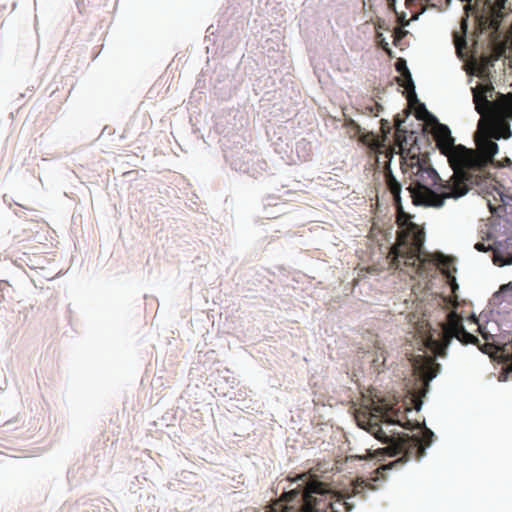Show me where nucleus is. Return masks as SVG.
Listing matches in <instances>:
<instances>
[{
    "instance_id": "423d86ee",
    "label": "nucleus",
    "mask_w": 512,
    "mask_h": 512,
    "mask_svg": "<svg viewBox=\"0 0 512 512\" xmlns=\"http://www.w3.org/2000/svg\"><path fill=\"white\" fill-rule=\"evenodd\" d=\"M433 136L438 149L447 157L452 170L457 172L460 160H463L464 153L468 152L467 148L464 145L454 143L450 129L444 124L436 123Z\"/></svg>"
},
{
    "instance_id": "dca6fc26",
    "label": "nucleus",
    "mask_w": 512,
    "mask_h": 512,
    "mask_svg": "<svg viewBox=\"0 0 512 512\" xmlns=\"http://www.w3.org/2000/svg\"><path fill=\"white\" fill-rule=\"evenodd\" d=\"M385 178H386L387 187H388L390 193L393 195L395 204L401 203V197H400L401 184L395 179V177L393 176L391 171H389L385 174Z\"/></svg>"
},
{
    "instance_id": "cd10ccee",
    "label": "nucleus",
    "mask_w": 512,
    "mask_h": 512,
    "mask_svg": "<svg viewBox=\"0 0 512 512\" xmlns=\"http://www.w3.org/2000/svg\"><path fill=\"white\" fill-rule=\"evenodd\" d=\"M383 133H389L390 132V127L388 126V123L384 120H382V127H381Z\"/></svg>"
},
{
    "instance_id": "412c9836",
    "label": "nucleus",
    "mask_w": 512,
    "mask_h": 512,
    "mask_svg": "<svg viewBox=\"0 0 512 512\" xmlns=\"http://www.w3.org/2000/svg\"><path fill=\"white\" fill-rule=\"evenodd\" d=\"M416 118L419 120H428L432 117V115L429 113V111L426 109L424 104H421L419 108L416 110Z\"/></svg>"
},
{
    "instance_id": "6ab92c4d",
    "label": "nucleus",
    "mask_w": 512,
    "mask_h": 512,
    "mask_svg": "<svg viewBox=\"0 0 512 512\" xmlns=\"http://www.w3.org/2000/svg\"><path fill=\"white\" fill-rule=\"evenodd\" d=\"M402 121L399 119V118H396L395 119V126H396V131H395V142L396 144L402 148L403 147V142H406V136H405V131H402L400 129V125H401Z\"/></svg>"
},
{
    "instance_id": "f704fd0d",
    "label": "nucleus",
    "mask_w": 512,
    "mask_h": 512,
    "mask_svg": "<svg viewBox=\"0 0 512 512\" xmlns=\"http://www.w3.org/2000/svg\"><path fill=\"white\" fill-rule=\"evenodd\" d=\"M472 320H473L476 324H478V323H477V319L475 318V316H472Z\"/></svg>"
},
{
    "instance_id": "6e6552de",
    "label": "nucleus",
    "mask_w": 512,
    "mask_h": 512,
    "mask_svg": "<svg viewBox=\"0 0 512 512\" xmlns=\"http://www.w3.org/2000/svg\"><path fill=\"white\" fill-rule=\"evenodd\" d=\"M356 421L358 425L367 430L369 427V423H374L376 420H381L387 424H398L406 429H412L413 425L410 421L406 423H401L399 420H396L391 417L389 414V410L384 406H373L370 411H358L355 415Z\"/></svg>"
},
{
    "instance_id": "4be33fe9",
    "label": "nucleus",
    "mask_w": 512,
    "mask_h": 512,
    "mask_svg": "<svg viewBox=\"0 0 512 512\" xmlns=\"http://www.w3.org/2000/svg\"><path fill=\"white\" fill-rule=\"evenodd\" d=\"M407 33L408 32L406 30H404L402 27L394 28V31H393L394 45H398V42L400 40H402L407 35Z\"/></svg>"
},
{
    "instance_id": "5701e85b",
    "label": "nucleus",
    "mask_w": 512,
    "mask_h": 512,
    "mask_svg": "<svg viewBox=\"0 0 512 512\" xmlns=\"http://www.w3.org/2000/svg\"><path fill=\"white\" fill-rule=\"evenodd\" d=\"M443 275H445L451 285L452 291L455 292L456 289H458V284L456 283V279L453 276L451 271H443Z\"/></svg>"
},
{
    "instance_id": "c85d7f7f",
    "label": "nucleus",
    "mask_w": 512,
    "mask_h": 512,
    "mask_svg": "<svg viewBox=\"0 0 512 512\" xmlns=\"http://www.w3.org/2000/svg\"><path fill=\"white\" fill-rule=\"evenodd\" d=\"M374 109L376 110V113L375 115H377V113L382 109L381 105L378 104V103H375L374 106L372 108H370V111L371 112H374Z\"/></svg>"
},
{
    "instance_id": "2f4dec72",
    "label": "nucleus",
    "mask_w": 512,
    "mask_h": 512,
    "mask_svg": "<svg viewBox=\"0 0 512 512\" xmlns=\"http://www.w3.org/2000/svg\"><path fill=\"white\" fill-rule=\"evenodd\" d=\"M505 350L507 351V353H509V355H512V343L508 344L506 346Z\"/></svg>"
},
{
    "instance_id": "ddd939ff",
    "label": "nucleus",
    "mask_w": 512,
    "mask_h": 512,
    "mask_svg": "<svg viewBox=\"0 0 512 512\" xmlns=\"http://www.w3.org/2000/svg\"><path fill=\"white\" fill-rule=\"evenodd\" d=\"M494 111L499 118L512 119V93L501 95L494 103Z\"/></svg>"
},
{
    "instance_id": "f257e3e1",
    "label": "nucleus",
    "mask_w": 512,
    "mask_h": 512,
    "mask_svg": "<svg viewBox=\"0 0 512 512\" xmlns=\"http://www.w3.org/2000/svg\"><path fill=\"white\" fill-rule=\"evenodd\" d=\"M411 166L417 167L415 172V185L408 190L412 202L416 206L440 208L448 198H460L468 193L469 187L456 171L449 180L442 182L437 171L419 157L411 158Z\"/></svg>"
},
{
    "instance_id": "393cba45",
    "label": "nucleus",
    "mask_w": 512,
    "mask_h": 512,
    "mask_svg": "<svg viewBox=\"0 0 512 512\" xmlns=\"http://www.w3.org/2000/svg\"><path fill=\"white\" fill-rule=\"evenodd\" d=\"M474 248L479 252H487L489 250H492L491 246H485L484 243L482 242L476 243Z\"/></svg>"
},
{
    "instance_id": "bb28decb",
    "label": "nucleus",
    "mask_w": 512,
    "mask_h": 512,
    "mask_svg": "<svg viewBox=\"0 0 512 512\" xmlns=\"http://www.w3.org/2000/svg\"><path fill=\"white\" fill-rule=\"evenodd\" d=\"M506 1L507 0H495L494 8L500 12L501 10L505 9Z\"/></svg>"
},
{
    "instance_id": "f3484780",
    "label": "nucleus",
    "mask_w": 512,
    "mask_h": 512,
    "mask_svg": "<svg viewBox=\"0 0 512 512\" xmlns=\"http://www.w3.org/2000/svg\"><path fill=\"white\" fill-rule=\"evenodd\" d=\"M461 28H462V35H459L458 32H454V34H453L454 44H455V47H456V50L458 53H460L461 50L466 47L465 34H466L467 24H466L465 19H463L461 22Z\"/></svg>"
},
{
    "instance_id": "f8f14e48",
    "label": "nucleus",
    "mask_w": 512,
    "mask_h": 512,
    "mask_svg": "<svg viewBox=\"0 0 512 512\" xmlns=\"http://www.w3.org/2000/svg\"><path fill=\"white\" fill-rule=\"evenodd\" d=\"M397 208V223L400 227H406V232H401L398 235H405L406 240L408 238L412 239L414 236V231H421L418 226L411 221L410 214L406 213L403 208L402 204H395Z\"/></svg>"
},
{
    "instance_id": "aec40b11",
    "label": "nucleus",
    "mask_w": 512,
    "mask_h": 512,
    "mask_svg": "<svg viewBox=\"0 0 512 512\" xmlns=\"http://www.w3.org/2000/svg\"><path fill=\"white\" fill-rule=\"evenodd\" d=\"M493 262H494V264H497L499 266L509 265V264H512V257L511 256L504 257L500 253V251L493 250Z\"/></svg>"
},
{
    "instance_id": "0eeeda50",
    "label": "nucleus",
    "mask_w": 512,
    "mask_h": 512,
    "mask_svg": "<svg viewBox=\"0 0 512 512\" xmlns=\"http://www.w3.org/2000/svg\"><path fill=\"white\" fill-rule=\"evenodd\" d=\"M462 322V317L456 312L451 311L447 314V320L442 324L440 332V345L443 349L448 347L453 338L458 339L462 344H474L480 347L479 339L467 332Z\"/></svg>"
},
{
    "instance_id": "7ed1b4c3",
    "label": "nucleus",
    "mask_w": 512,
    "mask_h": 512,
    "mask_svg": "<svg viewBox=\"0 0 512 512\" xmlns=\"http://www.w3.org/2000/svg\"><path fill=\"white\" fill-rule=\"evenodd\" d=\"M379 422L382 421L376 420L374 423H369V427H367V431L376 439L388 444L385 448L376 450V453H385L391 457L401 455V457L387 465H382L377 471L402 466L410 459H421L425 455L426 448L433 441L434 433L426 427L422 430L421 437L417 435L409 436L405 433L398 434L395 437L394 435L388 436Z\"/></svg>"
},
{
    "instance_id": "a878e982",
    "label": "nucleus",
    "mask_w": 512,
    "mask_h": 512,
    "mask_svg": "<svg viewBox=\"0 0 512 512\" xmlns=\"http://www.w3.org/2000/svg\"><path fill=\"white\" fill-rule=\"evenodd\" d=\"M380 46L389 57H393L392 50L389 48L388 43L384 39L380 41Z\"/></svg>"
},
{
    "instance_id": "20e7f679",
    "label": "nucleus",
    "mask_w": 512,
    "mask_h": 512,
    "mask_svg": "<svg viewBox=\"0 0 512 512\" xmlns=\"http://www.w3.org/2000/svg\"><path fill=\"white\" fill-rule=\"evenodd\" d=\"M482 135L477 138V150L467 148V153L463 160H460V164L457 170V174L465 180L469 189L473 185H478L481 181V172L493 162L494 156L498 153V144L494 142L487 134L481 133Z\"/></svg>"
},
{
    "instance_id": "473e14b6",
    "label": "nucleus",
    "mask_w": 512,
    "mask_h": 512,
    "mask_svg": "<svg viewBox=\"0 0 512 512\" xmlns=\"http://www.w3.org/2000/svg\"><path fill=\"white\" fill-rule=\"evenodd\" d=\"M372 146L375 147V148H378L380 146L379 140L378 139H374V143L372 144Z\"/></svg>"
},
{
    "instance_id": "c756f323",
    "label": "nucleus",
    "mask_w": 512,
    "mask_h": 512,
    "mask_svg": "<svg viewBox=\"0 0 512 512\" xmlns=\"http://www.w3.org/2000/svg\"><path fill=\"white\" fill-rule=\"evenodd\" d=\"M395 2L396 0H388V6L393 9L394 12H396V9H395Z\"/></svg>"
},
{
    "instance_id": "4468645a",
    "label": "nucleus",
    "mask_w": 512,
    "mask_h": 512,
    "mask_svg": "<svg viewBox=\"0 0 512 512\" xmlns=\"http://www.w3.org/2000/svg\"><path fill=\"white\" fill-rule=\"evenodd\" d=\"M491 91L492 87L483 85L473 89V100L475 103V109L481 115L484 113L483 106L491 105V102L487 99V93Z\"/></svg>"
},
{
    "instance_id": "2eb2a0df",
    "label": "nucleus",
    "mask_w": 512,
    "mask_h": 512,
    "mask_svg": "<svg viewBox=\"0 0 512 512\" xmlns=\"http://www.w3.org/2000/svg\"><path fill=\"white\" fill-rule=\"evenodd\" d=\"M395 68L407 80V83H400V85L405 86L406 89L411 88L414 90L412 76L409 69L407 68L406 61L403 58H398L395 63ZM412 96L416 98L414 91H412Z\"/></svg>"
},
{
    "instance_id": "b1692460",
    "label": "nucleus",
    "mask_w": 512,
    "mask_h": 512,
    "mask_svg": "<svg viewBox=\"0 0 512 512\" xmlns=\"http://www.w3.org/2000/svg\"><path fill=\"white\" fill-rule=\"evenodd\" d=\"M395 13L397 15V21H398V23L401 24L402 27L409 25V21L406 20L405 13H401V14H398L397 12H395Z\"/></svg>"
},
{
    "instance_id": "72a5a7b5",
    "label": "nucleus",
    "mask_w": 512,
    "mask_h": 512,
    "mask_svg": "<svg viewBox=\"0 0 512 512\" xmlns=\"http://www.w3.org/2000/svg\"><path fill=\"white\" fill-rule=\"evenodd\" d=\"M350 122H351V124L355 125V126H356V128H358V129H359V126L354 122V120H350Z\"/></svg>"
},
{
    "instance_id": "9b49d317",
    "label": "nucleus",
    "mask_w": 512,
    "mask_h": 512,
    "mask_svg": "<svg viewBox=\"0 0 512 512\" xmlns=\"http://www.w3.org/2000/svg\"><path fill=\"white\" fill-rule=\"evenodd\" d=\"M478 332L481 334L482 338L485 340V344L483 347H479L485 353H492L494 349L501 350L503 358L508 361H511V370H512V355H509L505 350L508 344H512V341L505 343L502 348H499L495 342V336L489 333L485 327L478 324Z\"/></svg>"
},
{
    "instance_id": "39448f33",
    "label": "nucleus",
    "mask_w": 512,
    "mask_h": 512,
    "mask_svg": "<svg viewBox=\"0 0 512 512\" xmlns=\"http://www.w3.org/2000/svg\"><path fill=\"white\" fill-rule=\"evenodd\" d=\"M405 235H397V242L390 248L387 258L391 269L417 266L420 261L421 249L424 243V232L414 231V236L407 243Z\"/></svg>"
},
{
    "instance_id": "9d476101",
    "label": "nucleus",
    "mask_w": 512,
    "mask_h": 512,
    "mask_svg": "<svg viewBox=\"0 0 512 512\" xmlns=\"http://www.w3.org/2000/svg\"><path fill=\"white\" fill-rule=\"evenodd\" d=\"M439 364L435 363L432 358H428L419 366V376L421 380V391L419 396H424L427 392L429 382L436 377L439 371Z\"/></svg>"
},
{
    "instance_id": "1a4fd4ad",
    "label": "nucleus",
    "mask_w": 512,
    "mask_h": 512,
    "mask_svg": "<svg viewBox=\"0 0 512 512\" xmlns=\"http://www.w3.org/2000/svg\"><path fill=\"white\" fill-rule=\"evenodd\" d=\"M478 129L481 133L487 134L490 138L499 140L501 138L508 139L511 137L512 132L508 120L499 118L494 115L492 121L483 128V120L479 121Z\"/></svg>"
},
{
    "instance_id": "f03ea898",
    "label": "nucleus",
    "mask_w": 512,
    "mask_h": 512,
    "mask_svg": "<svg viewBox=\"0 0 512 512\" xmlns=\"http://www.w3.org/2000/svg\"><path fill=\"white\" fill-rule=\"evenodd\" d=\"M351 509L352 506L341 495L314 479L304 489L285 492L266 512H350Z\"/></svg>"
},
{
    "instance_id": "a211bd4d",
    "label": "nucleus",
    "mask_w": 512,
    "mask_h": 512,
    "mask_svg": "<svg viewBox=\"0 0 512 512\" xmlns=\"http://www.w3.org/2000/svg\"><path fill=\"white\" fill-rule=\"evenodd\" d=\"M434 261L437 263L438 266L442 267V273L444 270L450 271V266L452 265V259L450 257L445 256L441 253H436L434 255Z\"/></svg>"
},
{
    "instance_id": "7c9ffc66",
    "label": "nucleus",
    "mask_w": 512,
    "mask_h": 512,
    "mask_svg": "<svg viewBox=\"0 0 512 512\" xmlns=\"http://www.w3.org/2000/svg\"><path fill=\"white\" fill-rule=\"evenodd\" d=\"M414 403H415V408L417 410H419L421 407V404H422L421 400L419 398H416V399H414Z\"/></svg>"
}]
</instances>
